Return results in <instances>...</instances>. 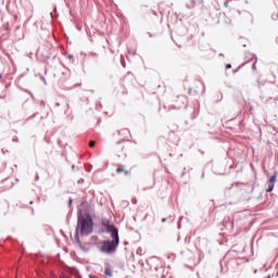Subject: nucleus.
<instances>
[{
	"mask_svg": "<svg viewBox=\"0 0 278 278\" xmlns=\"http://www.w3.org/2000/svg\"><path fill=\"white\" fill-rule=\"evenodd\" d=\"M108 233L111 235V238L114 242H121V238L118 237V228L115 226H109Z\"/></svg>",
	"mask_w": 278,
	"mask_h": 278,
	"instance_id": "20e7f679",
	"label": "nucleus"
},
{
	"mask_svg": "<svg viewBox=\"0 0 278 278\" xmlns=\"http://www.w3.org/2000/svg\"><path fill=\"white\" fill-rule=\"evenodd\" d=\"M102 225H103V227L106 228V231H109V228H110V227H114V225H110V220H104V222L102 223Z\"/></svg>",
	"mask_w": 278,
	"mask_h": 278,
	"instance_id": "9d476101",
	"label": "nucleus"
},
{
	"mask_svg": "<svg viewBox=\"0 0 278 278\" xmlns=\"http://www.w3.org/2000/svg\"><path fill=\"white\" fill-rule=\"evenodd\" d=\"M174 109L175 110H181V108L186 106V99L181 96V97H177L174 101Z\"/></svg>",
	"mask_w": 278,
	"mask_h": 278,
	"instance_id": "39448f33",
	"label": "nucleus"
},
{
	"mask_svg": "<svg viewBox=\"0 0 278 278\" xmlns=\"http://www.w3.org/2000/svg\"><path fill=\"white\" fill-rule=\"evenodd\" d=\"M118 136L122 137V140H125V138H129V136H131V132L129 131V129L123 128L118 130Z\"/></svg>",
	"mask_w": 278,
	"mask_h": 278,
	"instance_id": "0eeeda50",
	"label": "nucleus"
},
{
	"mask_svg": "<svg viewBox=\"0 0 278 278\" xmlns=\"http://www.w3.org/2000/svg\"><path fill=\"white\" fill-rule=\"evenodd\" d=\"M226 68H231V64H227V65H226Z\"/></svg>",
	"mask_w": 278,
	"mask_h": 278,
	"instance_id": "f8f14e48",
	"label": "nucleus"
},
{
	"mask_svg": "<svg viewBox=\"0 0 278 278\" xmlns=\"http://www.w3.org/2000/svg\"><path fill=\"white\" fill-rule=\"evenodd\" d=\"M52 278H55V276H52Z\"/></svg>",
	"mask_w": 278,
	"mask_h": 278,
	"instance_id": "dca6fc26",
	"label": "nucleus"
},
{
	"mask_svg": "<svg viewBox=\"0 0 278 278\" xmlns=\"http://www.w3.org/2000/svg\"><path fill=\"white\" fill-rule=\"evenodd\" d=\"M116 173L117 175H121V173H124V175L126 176H129L131 174V172L125 168V165H117Z\"/></svg>",
	"mask_w": 278,
	"mask_h": 278,
	"instance_id": "6e6552de",
	"label": "nucleus"
},
{
	"mask_svg": "<svg viewBox=\"0 0 278 278\" xmlns=\"http://www.w3.org/2000/svg\"><path fill=\"white\" fill-rule=\"evenodd\" d=\"M94 144H97V141H90L89 142V147L92 149V147H94Z\"/></svg>",
	"mask_w": 278,
	"mask_h": 278,
	"instance_id": "9b49d317",
	"label": "nucleus"
},
{
	"mask_svg": "<svg viewBox=\"0 0 278 278\" xmlns=\"http://www.w3.org/2000/svg\"><path fill=\"white\" fill-rule=\"evenodd\" d=\"M104 275L106 277H112V268L110 267V265H106V267L104 269Z\"/></svg>",
	"mask_w": 278,
	"mask_h": 278,
	"instance_id": "1a4fd4ad",
	"label": "nucleus"
},
{
	"mask_svg": "<svg viewBox=\"0 0 278 278\" xmlns=\"http://www.w3.org/2000/svg\"><path fill=\"white\" fill-rule=\"evenodd\" d=\"M162 223H166V218H163V219H162Z\"/></svg>",
	"mask_w": 278,
	"mask_h": 278,
	"instance_id": "4468645a",
	"label": "nucleus"
},
{
	"mask_svg": "<svg viewBox=\"0 0 278 278\" xmlns=\"http://www.w3.org/2000/svg\"><path fill=\"white\" fill-rule=\"evenodd\" d=\"M115 153L117 157H127V153H129V143L117 142Z\"/></svg>",
	"mask_w": 278,
	"mask_h": 278,
	"instance_id": "7ed1b4c3",
	"label": "nucleus"
},
{
	"mask_svg": "<svg viewBox=\"0 0 278 278\" xmlns=\"http://www.w3.org/2000/svg\"><path fill=\"white\" fill-rule=\"evenodd\" d=\"M118 244H121V242H118V241L105 240L102 242V247H101L100 251L102 253H105L106 255H112V254L116 253V249H118Z\"/></svg>",
	"mask_w": 278,
	"mask_h": 278,
	"instance_id": "f03ea898",
	"label": "nucleus"
},
{
	"mask_svg": "<svg viewBox=\"0 0 278 278\" xmlns=\"http://www.w3.org/2000/svg\"><path fill=\"white\" fill-rule=\"evenodd\" d=\"M78 226L80 227V233L83 236H90L94 227V224L92 223V217L90 216V214L85 213L81 215L80 213L78 215Z\"/></svg>",
	"mask_w": 278,
	"mask_h": 278,
	"instance_id": "f257e3e1",
	"label": "nucleus"
},
{
	"mask_svg": "<svg viewBox=\"0 0 278 278\" xmlns=\"http://www.w3.org/2000/svg\"><path fill=\"white\" fill-rule=\"evenodd\" d=\"M61 278H66V276H61Z\"/></svg>",
	"mask_w": 278,
	"mask_h": 278,
	"instance_id": "2eb2a0df",
	"label": "nucleus"
},
{
	"mask_svg": "<svg viewBox=\"0 0 278 278\" xmlns=\"http://www.w3.org/2000/svg\"><path fill=\"white\" fill-rule=\"evenodd\" d=\"M252 68H253V71H256L255 63L253 64Z\"/></svg>",
	"mask_w": 278,
	"mask_h": 278,
	"instance_id": "ddd939ff",
	"label": "nucleus"
},
{
	"mask_svg": "<svg viewBox=\"0 0 278 278\" xmlns=\"http://www.w3.org/2000/svg\"><path fill=\"white\" fill-rule=\"evenodd\" d=\"M277 172H275L274 175L267 181L268 188L266 192H273V190H275V184H277Z\"/></svg>",
	"mask_w": 278,
	"mask_h": 278,
	"instance_id": "423d86ee",
	"label": "nucleus"
}]
</instances>
